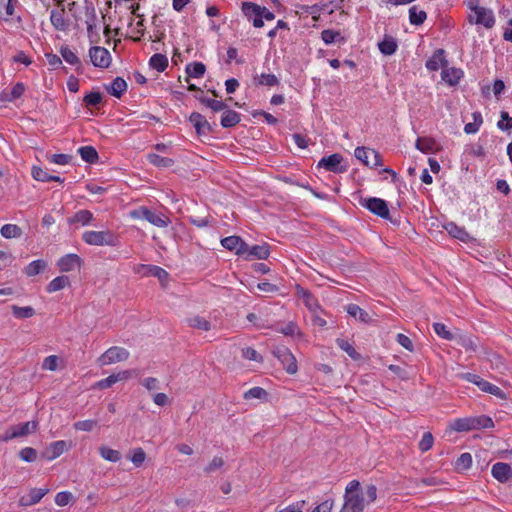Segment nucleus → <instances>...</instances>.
Returning a JSON list of instances; mask_svg holds the SVG:
<instances>
[{
  "label": "nucleus",
  "mask_w": 512,
  "mask_h": 512,
  "mask_svg": "<svg viewBox=\"0 0 512 512\" xmlns=\"http://www.w3.org/2000/svg\"><path fill=\"white\" fill-rule=\"evenodd\" d=\"M347 313L354 317L355 319H358L362 323H369L371 321V317L364 309H362L357 304H349L346 307Z\"/></svg>",
  "instance_id": "393cba45"
},
{
  "label": "nucleus",
  "mask_w": 512,
  "mask_h": 512,
  "mask_svg": "<svg viewBox=\"0 0 512 512\" xmlns=\"http://www.w3.org/2000/svg\"><path fill=\"white\" fill-rule=\"evenodd\" d=\"M189 121L192 123L198 136L207 135L213 131L212 125L207 121L205 116L198 112L191 113Z\"/></svg>",
  "instance_id": "9d476101"
},
{
  "label": "nucleus",
  "mask_w": 512,
  "mask_h": 512,
  "mask_svg": "<svg viewBox=\"0 0 512 512\" xmlns=\"http://www.w3.org/2000/svg\"><path fill=\"white\" fill-rule=\"evenodd\" d=\"M242 356L245 359L253 360L257 362H262L263 358L259 355V353L252 347H246L242 349Z\"/></svg>",
  "instance_id": "338daca9"
},
{
  "label": "nucleus",
  "mask_w": 512,
  "mask_h": 512,
  "mask_svg": "<svg viewBox=\"0 0 512 512\" xmlns=\"http://www.w3.org/2000/svg\"><path fill=\"white\" fill-rule=\"evenodd\" d=\"M221 244L227 250L235 251L237 255H245V250L248 248V244L239 236H228L223 238L221 240Z\"/></svg>",
  "instance_id": "9b49d317"
},
{
  "label": "nucleus",
  "mask_w": 512,
  "mask_h": 512,
  "mask_svg": "<svg viewBox=\"0 0 512 512\" xmlns=\"http://www.w3.org/2000/svg\"><path fill=\"white\" fill-rule=\"evenodd\" d=\"M19 457L25 462H34L37 458V451L32 447H25L20 450Z\"/></svg>",
  "instance_id": "5fc2aeb1"
},
{
  "label": "nucleus",
  "mask_w": 512,
  "mask_h": 512,
  "mask_svg": "<svg viewBox=\"0 0 512 512\" xmlns=\"http://www.w3.org/2000/svg\"><path fill=\"white\" fill-rule=\"evenodd\" d=\"M99 453L102 458L110 462H118L121 459V453L118 450L102 446L99 448Z\"/></svg>",
  "instance_id": "a19ab883"
},
{
  "label": "nucleus",
  "mask_w": 512,
  "mask_h": 512,
  "mask_svg": "<svg viewBox=\"0 0 512 512\" xmlns=\"http://www.w3.org/2000/svg\"><path fill=\"white\" fill-rule=\"evenodd\" d=\"M83 161L94 164L98 161L99 155L97 150L93 146H82L78 149Z\"/></svg>",
  "instance_id": "c85d7f7f"
},
{
  "label": "nucleus",
  "mask_w": 512,
  "mask_h": 512,
  "mask_svg": "<svg viewBox=\"0 0 512 512\" xmlns=\"http://www.w3.org/2000/svg\"><path fill=\"white\" fill-rule=\"evenodd\" d=\"M49 492L48 488H32L28 495L19 499V505L23 507L32 506L40 502V500Z\"/></svg>",
  "instance_id": "f8f14e48"
},
{
  "label": "nucleus",
  "mask_w": 512,
  "mask_h": 512,
  "mask_svg": "<svg viewBox=\"0 0 512 512\" xmlns=\"http://www.w3.org/2000/svg\"><path fill=\"white\" fill-rule=\"evenodd\" d=\"M69 284L70 280L68 276H58L47 285L46 290L49 293L57 292L59 290L64 289Z\"/></svg>",
  "instance_id": "f704fd0d"
},
{
  "label": "nucleus",
  "mask_w": 512,
  "mask_h": 512,
  "mask_svg": "<svg viewBox=\"0 0 512 512\" xmlns=\"http://www.w3.org/2000/svg\"><path fill=\"white\" fill-rule=\"evenodd\" d=\"M473 420H474L475 430L487 429V428L494 427V422L489 416H486V415L474 416Z\"/></svg>",
  "instance_id": "de8ad7c7"
},
{
  "label": "nucleus",
  "mask_w": 512,
  "mask_h": 512,
  "mask_svg": "<svg viewBox=\"0 0 512 512\" xmlns=\"http://www.w3.org/2000/svg\"><path fill=\"white\" fill-rule=\"evenodd\" d=\"M472 465V456L470 453H463L456 461L457 469L466 470Z\"/></svg>",
  "instance_id": "680f3d73"
},
{
  "label": "nucleus",
  "mask_w": 512,
  "mask_h": 512,
  "mask_svg": "<svg viewBox=\"0 0 512 512\" xmlns=\"http://www.w3.org/2000/svg\"><path fill=\"white\" fill-rule=\"evenodd\" d=\"M149 65L156 71L163 72L168 67V58L164 54L156 53L150 58Z\"/></svg>",
  "instance_id": "2f4dec72"
},
{
  "label": "nucleus",
  "mask_w": 512,
  "mask_h": 512,
  "mask_svg": "<svg viewBox=\"0 0 512 512\" xmlns=\"http://www.w3.org/2000/svg\"><path fill=\"white\" fill-rule=\"evenodd\" d=\"M433 328H434L435 333L439 337H441L445 340L453 341L455 332L449 331L443 323L436 322L433 324Z\"/></svg>",
  "instance_id": "a18cd8bd"
},
{
  "label": "nucleus",
  "mask_w": 512,
  "mask_h": 512,
  "mask_svg": "<svg viewBox=\"0 0 512 512\" xmlns=\"http://www.w3.org/2000/svg\"><path fill=\"white\" fill-rule=\"evenodd\" d=\"M272 353L281 362L287 373L295 374L297 372L296 358L287 347L277 346L273 349Z\"/></svg>",
  "instance_id": "39448f33"
},
{
  "label": "nucleus",
  "mask_w": 512,
  "mask_h": 512,
  "mask_svg": "<svg viewBox=\"0 0 512 512\" xmlns=\"http://www.w3.org/2000/svg\"><path fill=\"white\" fill-rule=\"evenodd\" d=\"M72 156L68 154H52L47 156L49 162L58 164V165H67L72 160Z\"/></svg>",
  "instance_id": "864d4df0"
},
{
  "label": "nucleus",
  "mask_w": 512,
  "mask_h": 512,
  "mask_svg": "<svg viewBox=\"0 0 512 512\" xmlns=\"http://www.w3.org/2000/svg\"><path fill=\"white\" fill-rule=\"evenodd\" d=\"M37 426H38V423L35 422V421H28V422H25V423H21L15 427H13L11 430V434L9 435H6L5 439L6 440H10V439H13V438H16V437H22V436H25L31 432H34L36 431L37 429Z\"/></svg>",
  "instance_id": "a211bd4d"
},
{
  "label": "nucleus",
  "mask_w": 512,
  "mask_h": 512,
  "mask_svg": "<svg viewBox=\"0 0 512 512\" xmlns=\"http://www.w3.org/2000/svg\"><path fill=\"white\" fill-rule=\"evenodd\" d=\"M206 71V66L202 62H192L186 66L188 77L201 78Z\"/></svg>",
  "instance_id": "e433bc0d"
},
{
  "label": "nucleus",
  "mask_w": 512,
  "mask_h": 512,
  "mask_svg": "<svg viewBox=\"0 0 512 512\" xmlns=\"http://www.w3.org/2000/svg\"><path fill=\"white\" fill-rule=\"evenodd\" d=\"M365 498L363 494L356 493L355 495H345V503L341 512L349 509L351 512H363Z\"/></svg>",
  "instance_id": "ddd939ff"
},
{
  "label": "nucleus",
  "mask_w": 512,
  "mask_h": 512,
  "mask_svg": "<svg viewBox=\"0 0 512 512\" xmlns=\"http://www.w3.org/2000/svg\"><path fill=\"white\" fill-rule=\"evenodd\" d=\"M142 268L145 270L144 274L154 276L161 282L166 281L169 277L168 272L159 266L143 265Z\"/></svg>",
  "instance_id": "473e14b6"
},
{
  "label": "nucleus",
  "mask_w": 512,
  "mask_h": 512,
  "mask_svg": "<svg viewBox=\"0 0 512 512\" xmlns=\"http://www.w3.org/2000/svg\"><path fill=\"white\" fill-rule=\"evenodd\" d=\"M64 15H65V9L51 11V14H50L51 24L58 31H66L69 27V24L65 20Z\"/></svg>",
  "instance_id": "412c9836"
},
{
  "label": "nucleus",
  "mask_w": 512,
  "mask_h": 512,
  "mask_svg": "<svg viewBox=\"0 0 512 512\" xmlns=\"http://www.w3.org/2000/svg\"><path fill=\"white\" fill-rule=\"evenodd\" d=\"M427 18V13L424 10H418L417 6H412L409 9V21L411 24L419 26L424 23Z\"/></svg>",
  "instance_id": "4c0bfd02"
},
{
  "label": "nucleus",
  "mask_w": 512,
  "mask_h": 512,
  "mask_svg": "<svg viewBox=\"0 0 512 512\" xmlns=\"http://www.w3.org/2000/svg\"><path fill=\"white\" fill-rule=\"evenodd\" d=\"M129 351L123 347L113 346L106 350L99 358L100 366H106L117 362L125 361L129 358Z\"/></svg>",
  "instance_id": "20e7f679"
},
{
  "label": "nucleus",
  "mask_w": 512,
  "mask_h": 512,
  "mask_svg": "<svg viewBox=\"0 0 512 512\" xmlns=\"http://www.w3.org/2000/svg\"><path fill=\"white\" fill-rule=\"evenodd\" d=\"M500 117L501 120L497 123V127L501 130L512 129V117L509 116L508 112L502 111Z\"/></svg>",
  "instance_id": "e2e57ef3"
},
{
  "label": "nucleus",
  "mask_w": 512,
  "mask_h": 512,
  "mask_svg": "<svg viewBox=\"0 0 512 512\" xmlns=\"http://www.w3.org/2000/svg\"><path fill=\"white\" fill-rule=\"evenodd\" d=\"M1 235L6 239L18 238L22 235L21 228L16 224H5L0 230Z\"/></svg>",
  "instance_id": "ea45409f"
},
{
  "label": "nucleus",
  "mask_w": 512,
  "mask_h": 512,
  "mask_svg": "<svg viewBox=\"0 0 512 512\" xmlns=\"http://www.w3.org/2000/svg\"><path fill=\"white\" fill-rule=\"evenodd\" d=\"M461 70L456 68H445L442 70L441 76L443 81H445L450 86H454L458 84L461 77Z\"/></svg>",
  "instance_id": "cd10ccee"
},
{
  "label": "nucleus",
  "mask_w": 512,
  "mask_h": 512,
  "mask_svg": "<svg viewBox=\"0 0 512 512\" xmlns=\"http://www.w3.org/2000/svg\"><path fill=\"white\" fill-rule=\"evenodd\" d=\"M149 162L153 164L154 166L161 167V168H168L174 165V160L167 157H162L155 153H150L147 156Z\"/></svg>",
  "instance_id": "58836bf2"
},
{
  "label": "nucleus",
  "mask_w": 512,
  "mask_h": 512,
  "mask_svg": "<svg viewBox=\"0 0 512 512\" xmlns=\"http://www.w3.org/2000/svg\"><path fill=\"white\" fill-rule=\"evenodd\" d=\"M93 220V214L89 210H80L74 214L73 217L68 219L69 224L81 223L88 225Z\"/></svg>",
  "instance_id": "72a5a7b5"
},
{
  "label": "nucleus",
  "mask_w": 512,
  "mask_h": 512,
  "mask_svg": "<svg viewBox=\"0 0 512 512\" xmlns=\"http://www.w3.org/2000/svg\"><path fill=\"white\" fill-rule=\"evenodd\" d=\"M321 39L325 44H332L336 41L344 42V37L341 36L339 31L326 29L321 32Z\"/></svg>",
  "instance_id": "79ce46f5"
},
{
  "label": "nucleus",
  "mask_w": 512,
  "mask_h": 512,
  "mask_svg": "<svg viewBox=\"0 0 512 512\" xmlns=\"http://www.w3.org/2000/svg\"><path fill=\"white\" fill-rule=\"evenodd\" d=\"M224 465V460L222 457L215 456L212 461L204 468V472L206 474H210L217 469H220Z\"/></svg>",
  "instance_id": "69168bd1"
},
{
  "label": "nucleus",
  "mask_w": 512,
  "mask_h": 512,
  "mask_svg": "<svg viewBox=\"0 0 512 512\" xmlns=\"http://www.w3.org/2000/svg\"><path fill=\"white\" fill-rule=\"evenodd\" d=\"M60 54L68 64L77 66L76 70H79L81 67V61L68 46H62L60 49Z\"/></svg>",
  "instance_id": "c9c22d12"
},
{
  "label": "nucleus",
  "mask_w": 512,
  "mask_h": 512,
  "mask_svg": "<svg viewBox=\"0 0 512 512\" xmlns=\"http://www.w3.org/2000/svg\"><path fill=\"white\" fill-rule=\"evenodd\" d=\"M267 391L262 387H253L244 393L245 399H263L267 397Z\"/></svg>",
  "instance_id": "8fccbe9b"
},
{
  "label": "nucleus",
  "mask_w": 512,
  "mask_h": 512,
  "mask_svg": "<svg viewBox=\"0 0 512 512\" xmlns=\"http://www.w3.org/2000/svg\"><path fill=\"white\" fill-rule=\"evenodd\" d=\"M103 96L98 91H93L85 95L83 102L87 107H96L102 102Z\"/></svg>",
  "instance_id": "49530a36"
},
{
  "label": "nucleus",
  "mask_w": 512,
  "mask_h": 512,
  "mask_svg": "<svg viewBox=\"0 0 512 512\" xmlns=\"http://www.w3.org/2000/svg\"><path fill=\"white\" fill-rule=\"evenodd\" d=\"M378 47L382 54L390 56L396 52L398 45L392 36H385V38L378 44Z\"/></svg>",
  "instance_id": "a878e982"
},
{
  "label": "nucleus",
  "mask_w": 512,
  "mask_h": 512,
  "mask_svg": "<svg viewBox=\"0 0 512 512\" xmlns=\"http://www.w3.org/2000/svg\"><path fill=\"white\" fill-rule=\"evenodd\" d=\"M434 443V437L430 432H425L422 436V439L419 442V449L422 452H427L430 450Z\"/></svg>",
  "instance_id": "3c124183"
},
{
  "label": "nucleus",
  "mask_w": 512,
  "mask_h": 512,
  "mask_svg": "<svg viewBox=\"0 0 512 512\" xmlns=\"http://www.w3.org/2000/svg\"><path fill=\"white\" fill-rule=\"evenodd\" d=\"M444 228L453 238L459 239L463 242H467L470 239V235L465 230V228L458 226L454 222L447 223L444 225Z\"/></svg>",
  "instance_id": "4be33fe9"
},
{
  "label": "nucleus",
  "mask_w": 512,
  "mask_h": 512,
  "mask_svg": "<svg viewBox=\"0 0 512 512\" xmlns=\"http://www.w3.org/2000/svg\"><path fill=\"white\" fill-rule=\"evenodd\" d=\"M73 499V494L69 491H62L56 494L55 503L58 506H66Z\"/></svg>",
  "instance_id": "052dcab7"
},
{
  "label": "nucleus",
  "mask_w": 512,
  "mask_h": 512,
  "mask_svg": "<svg viewBox=\"0 0 512 512\" xmlns=\"http://www.w3.org/2000/svg\"><path fill=\"white\" fill-rule=\"evenodd\" d=\"M12 313L16 318L25 319L32 317L35 314V310L31 306L19 307L17 305H13Z\"/></svg>",
  "instance_id": "c03bdc74"
},
{
  "label": "nucleus",
  "mask_w": 512,
  "mask_h": 512,
  "mask_svg": "<svg viewBox=\"0 0 512 512\" xmlns=\"http://www.w3.org/2000/svg\"><path fill=\"white\" fill-rule=\"evenodd\" d=\"M106 90L110 95L120 98L127 90V83L122 77H116L109 86H106Z\"/></svg>",
  "instance_id": "5701e85b"
},
{
  "label": "nucleus",
  "mask_w": 512,
  "mask_h": 512,
  "mask_svg": "<svg viewBox=\"0 0 512 512\" xmlns=\"http://www.w3.org/2000/svg\"><path fill=\"white\" fill-rule=\"evenodd\" d=\"M344 158L339 153L331 154L323 157L317 164L318 168H324L326 171L333 173H343L347 171V166L342 165Z\"/></svg>",
  "instance_id": "423d86ee"
},
{
  "label": "nucleus",
  "mask_w": 512,
  "mask_h": 512,
  "mask_svg": "<svg viewBox=\"0 0 512 512\" xmlns=\"http://www.w3.org/2000/svg\"><path fill=\"white\" fill-rule=\"evenodd\" d=\"M189 325L199 330L208 331L211 328V324L208 320L203 317L195 316L189 319Z\"/></svg>",
  "instance_id": "09e8293b"
},
{
  "label": "nucleus",
  "mask_w": 512,
  "mask_h": 512,
  "mask_svg": "<svg viewBox=\"0 0 512 512\" xmlns=\"http://www.w3.org/2000/svg\"><path fill=\"white\" fill-rule=\"evenodd\" d=\"M434 141L429 138H418L416 148L423 153H429L433 150Z\"/></svg>",
  "instance_id": "603ef678"
},
{
  "label": "nucleus",
  "mask_w": 512,
  "mask_h": 512,
  "mask_svg": "<svg viewBox=\"0 0 512 512\" xmlns=\"http://www.w3.org/2000/svg\"><path fill=\"white\" fill-rule=\"evenodd\" d=\"M66 447H67V444L63 440L52 442L47 447V449L44 452L43 456L47 460H50V461L54 460V459H56L57 457H59L60 455H62L64 453V451L66 450Z\"/></svg>",
  "instance_id": "aec40b11"
},
{
  "label": "nucleus",
  "mask_w": 512,
  "mask_h": 512,
  "mask_svg": "<svg viewBox=\"0 0 512 512\" xmlns=\"http://www.w3.org/2000/svg\"><path fill=\"white\" fill-rule=\"evenodd\" d=\"M453 341L456 342L457 345L466 349V351L474 352L477 348V338H473L472 336L461 333L459 330L455 332V336Z\"/></svg>",
  "instance_id": "6ab92c4d"
},
{
  "label": "nucleus",
  "mask_w": 512,
  "mask_h": 512,
  "mask_svg": "<svg viewBox=\"0 0 512 512\" xmlns=\"http://www.w3.org/2000/svg\"><path fill=\"white\" fill-rule=\"evenodd\" d=\"M89 57L92 64L99 68H108L112 61L110 52L101 46H92L89 49Z\"/></svg>",
  "instance_id": "0eeeda50"
},
{
  "label": "nucleus",
  "mask_w": 512,
  "mask_h": 512,
  "mask_svg": "<svg viewBox=\"0 0 512 512\" xmlns=\"http://www.w3.org/2000/svg\"><path fill=\"white\" fill-rule=\"evenodd\" d=\"M241 10L244 16L252 21L253 26L255 28H261L264 25V22L261 20V11L262 6L254 3V2H242Z\"/></svg>",
  "instance_id": "6e6552de"
},
{
  "label": "nucleus",
  "mask_w": 512,
  "mask_h": 512,
  "mask_svg": "<svg viewBox=\"0 0 512 512\" xmlns=\"http://www.w3.org/2000/svg\"><path fill=\"white\" fill-rule=\"evenodd\" d=\"M47 268V262L42 259L34 260L30 264H28L25 269L24 273L28 277L36 276L43 272Z\"/></svg>",
  "instance_id": "c756f323"
},
{
  "label": "nucleus",
  "mask_w": 512,
  "mask_h": 512,
  "mask_svg": "<svg viewBox=\"0 0 512 512\" xmlns=\"http://www.w3.org/2000/svg\"><path fill=\"white\" fill-rule=\"evenodd\" d=\"M82 238L89 245H115V236L110 231H86L83 233Z\"/></svg>",
  "instance_id": "f03ea898"
},
{
  "label": "nucleus",
  "mask_w": 512,
  "mask_h": 512,
  "mask_svg": "<svg viewBox=\"0 0 512 512\" xmlns=\"http://www.w3.org/2000/svg\"><path fill=\"white\" fill-rule=\"evenodd\" d=\"M360 204L371 213L386 220L390 219L389 208L385 200L376 197L362 198Z\"/></svg>",
  "instance_id": "7ed1b4c3"
},
{
  "label": "nucleus",
  "mask_w": 512,
  "mask_h": 512,
  "mask_svg": "<svg viewBox=\"0 0 512 512\" xmlns=\"http://www.w3.org/2000/svg\"><path fill=\"white\" fill-rule=\"evenodd\" d=\"M478 387L481 391L492 394L499 399H506V394L503 392V390L484 379L478 382Z\"/></svg>",
  "instance_id": "bb28decb"
},
{
  "label": "nucleus",
  "mask_w": 512,
  "mask_h": 512,
  "mask_svg": "<svg viewBox=\"0 0 512 512\" xmlns=\"http://www.w3.org/2000/svg\"><path fill=\"white\" fill-rule=\"evenodd\" d=\"M336 343L340 349L345 351L352 359L358 360L361 358V355L356 351L352 344H350L345 339H337Z\"/></svg>",
  "instance_id": "37998d69"
},
{
  "label": "nucleus",
  "mask_w": 512,
  "mask_h": 512,
  "mask_svg": "<svg viewBox=\"0 0 512 512\" xmlns=\"http://www.w3.org/2000/svg\"><path fill=\"white\" fill-rule=\"evenodd\" d=\"M241 120L240 114L234 110L226 109L221 117V126L223 128H231L237 125Z\"/></svg>",
  "instance_id": "b1692460"
},
{
  "label": "nucleus",
  "mask_w": 512,
  "mask_h": 512,
  "mask_svg": "<svg viewBox=\"0 0 512 512\" xmlns=\"http://www.w3.org/2000/svg\"><path fill=\"white\" fill-rule=\"evenodd\" d=\"M473 10L475 12V18L470 16V23L481 24L487 29H490L494 26L495 19L491 10H488L484 7H475Z\"/></svg>",
  "instance_id": "1a4fd4ad"
},
{
  "label": "nucleus",
  "mask_w": 512,
  "mask_h": 512,
  "mask_svg": "<svg viewBox=\"0 0 512 512\" xmlns=\"http://www.w3.org/2000/svg\"><path fill=\"white\" fill-rule=\"evenodd\" d=\"M133 219H143L156 227H167L170 223L169 218L164 217L162 214H157L147 207H139L130 212Z\"/></svg>",
  "instance_id": "f257e3e1"
},
{
  "label": "nucleus",
  "mask_w": 512,
  "mask_h": 512,
  "mask_svg": "<svg viewBox=\"0 0 512 512\" xmlns=\"http://www.w3.org/2000/svg\"><path fill=\"white\" fill-rule=\"evenodd\" d=\"M370 148L366 147H357L355 149L354 155L355 157L360 160L364 165L370 166V162L368 160V154L371 153Z\"/></svg>",
  "instance_id": "bf43d9fd"
},
{
  "label": "nucleus",
  "mask_w": 512,
  "mask_h": 512,
  "mask_svg": "<svg viewBox=\"0 0 512 512\" xmlns=\"http://www.w3.org/2000/svg\"><path fill=\"white\" fill-rule=\"evenodd\" d=\"M146 459V453L142 448H136L133 450V454L130 457L131 462L136 466L140 467Z\"/></svg>",
  "instance_id": "13d9d810"
},
{
  "label": "nucleus",
  "mask_w": 512,
  "mask_h": 512,
  "mask_svg": "<svg viewBox=\"0 0 512 512\" xmlns=\"http://www.w3.org/2000/svg\"><path fill=\"white\" fill-rule=\"evenodd\" d=\"M245 259H267L270 255V247L268 244L249 246L245 250Z\"/></svg>",
  "instance_id": "f3484780"
},
{
  "label": "nucleus",
  "mask_w": 512,
  "mask_h": 512,
  "mask_svg": "<svg viewBox=\"0 0 512 512\" xmlns=\"http://www.w3.org/2000/svg\"><path fill=\"white\" fill-rule=\"evenodd\" d=\"M96 425H97L96 420L88 419V420L77 421L74 423L73 426L76 430L90 432L93 430V428Z\"/></svg>",
  "instance_id": "4d7b16f0"
},
{
  "label": "nucleus",
  "mask_w": 512,
  "mask_h": 512,
  "mask_svg": "<svg viewBox=\"0 0 512 512\" xmlns=\"http://www.w3.org/2000/svg\"><path fill=\"white\" fill-rule=\"evenodd\" d=\"M32 176L35 180L42 182H49L50 179V174L38 166L32 167Z\"/></svg>",
  "instance_id": "0e129e2a"
},
{
  "label": "nucleus",
  "mask_w": 512,
  "mask_h": 512,
  "mask_svg": "<svg viewBox=\"0 0 512 512\" xmlns=\"http://www.w3.org/2000/svg\"><path fill=\"white\" fill-rule=\"evenodd\" d=\"M253 83L256 86H276L279 84V79L274 74H261L253 77Z\"/></svg>",
  "instance_id": "7c9ffc66"
},
{
  "label": "nucleus",
  "mask_w": 512,
  "mask_h": 512,
  "mask_svg": "<svg viewBox=\"0 0 512 512\" xmlns=\"http://www.w3.org/2000/svg\"><path fill=\"white\" fill-rule=\"evenodd\" d=\"M57 265L62 272L73 271L80 267L81 258L74 253L66 254L58 260Z\"/></svg>",
  "instance_id": "4468645a"
},
{
  "label": "nucleus",
  "mask_w": 512,
  "mask_h": 512,
  "mask_svg": "<svg viewBox=\"0 0 512 512\" xmlns=\"http://www.w3.org/2000/svg\"><path fill=\"white\" fill-rule=\"evenodd\" d=\"M334 506V501L332 499H327L317 505L311 512H331Z\"/></svg>",
  "instance_id": "774afa93"
},
{
  "label": "nucleus",
  "mask_w": 512,
  "mask_h": 512,
  "mask_svg": "<svg viewBox=\"0 0 512 512\" xmlns=\"http://www.w3.org/2000/svg\"><path fill=\"white\" fill-rule=\"evenodd\" d=\"M492 476L501 483L507 482L512 477V469L509 464L497 462L492 466Z\"/></svg>",
  "instance_id": "dca6fc26"
},
{
  "label": "nucleus",
  "mask_w": 512,
  "mask_h": 512,
  "mask_svg": "<svg viewBox=\"0 0 512 512\" xmlns=\"http://www.w3.org/2000/svg\"><path fill=\"white\" fill-rule=\"evenodd\" d=\"M25 91V86L21 82H17L11 90V93L9 96L6 97V100L9 102H12L18 98H20Z\"/></svg>",
  "instance_id": "6e6d98bb"
},
{
  "label": "nucleus",
  "mask_w": 512,
  "mask_h": 512,
  "mask_svg": "<svg viewBox=\"0 0 512 512\" xmlns=\"http://www.w3.org/2000/svg\"><path fill=\"white\" fill-rule=\"evenodd\" d=\"M447 66L448 61L445 58V51L443 49H437L426 62V68L429 71H437L441 67L445 69Z\"/></svg>",
  "instance_id": "2eb2a0df"
}]
</instances>
